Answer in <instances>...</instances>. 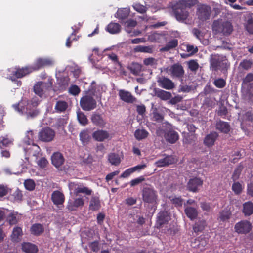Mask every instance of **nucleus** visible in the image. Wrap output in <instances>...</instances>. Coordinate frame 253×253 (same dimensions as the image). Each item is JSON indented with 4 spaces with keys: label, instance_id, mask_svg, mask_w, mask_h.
Returning a JSON list of instances; mask_svg holds the SVG:
<instances>
[{
    "label": "nucleus",
    "instance_id": "obj_1",
    "mask_svg": "<svg viewBox=\"0 0 253 253\" xmlns=\"http://www.w3.org/2000/svg\"><path fill=\"white\" fill-rule=\"evenodd\" d=\"M230 66V63L226 57L219 54H212L210 59V67L213 71L218 70L227 71Z\"/></svg>",
    "mask_w": 253,
    "mask_h": 253
},
{
    "label": "nucleus",
    "instance_id": "obj_2",
    "mask_svg": "<svg viewBox=\"0 0 253 253\" xmlns=\"http://www.w3.org/2000/svg\"><path fill=\"white\" fill-rule=\"evenodd\" d=\"M212 30L215 34H222L224 36H228L232 33L233 26L230 22L218 19L213 22Z\"/></svg>",
    "mask_w": 253,
    "mask_h": 253
},
{
    "label": "nucleus",
    "instance_id": "obj_3",
    "mask_svg": "<svg viewBox=\"0 0 253 253\" xmlns=\"http://www.w3.org/2000/svg\"><path fill=\"white\" fill-rule=\"evenodd\" d=\"M142 198L144 203L156 204L158 202V194L153 186L145 184L142 190Z\"/></svg>",
    "mask_w": 253,
    "mask_h": 253
},
{
    "label": "nucleus",
    "instance_id": "obj_4",
    "mask_svg": "<svg viewBox=\"0 0 253 253\" xmlns=\"http://www.w3.org/2000/svg\"><path fill=\"white\" fill-rule=\"evenodd\" d=\"M81 107L86 111H91L96 107L97 103L93 97L90 94L83 96L80 101Z\"/></svg>",
    "mask_w": 253,
    "mask_h": 253
},
{
    "label": "nucleus",
    "instance_id": "obj_5",
    "mask_svg": "<svg viewBox=\"0 0 253 253\" xmlns=\"http://www.w3.org/2000/svg\"><path fill=\"white\" fill-rule=\"evenodd\" d=\"M52 87V82L51 80L47 82L40 81L37 82L34 86V91L36 94L42 97L45 91Z\"/></svg>",
    "mask_w": 253,
    "mask_h": 253
},
{
    "label": "nucleus",
    "instance_id": "obj_6",
    "mask_svg": "<svg viewBox=\"0 0 253 253\" xmlns=\"http://www.w3.org/2000/svg\"><path fill=\"white\" fill-rule=\"evenodd\" d=\"M55 135V131L49 127L42 128L38 133V138L42 142L51 141Z\"/></svg>",
    "mask_w": 253,
    "mask_h": 253
},
{
    "label": "nucleus",
    "instance_id": "obj_7",
    "mask_svg": "<svg viewBox=\"0 0 253 253\" xmlns=\"http://www.w3.org/2000/svg\"><path fill=\"white\" fill-rule=\"evenodd\" d=\"M167 72L170 75L171 77L178 79L183 78L185 73L183 66L179 63L173 64L167 69Z\"/></svg>",
    "mask_w": 253,
    "mask_h": 253
},
{
    "label": "nucleus",
    "instance_id": "obj_8",
    "mask_svg": "<svg viewBox=\"0 0 253 253\" xmlns=\"http://www.w3.org/2000/svg\"><path fill=\"white\" fill-rule=\"evenodd\" d=\"M252 228L251 223L246 220H241L236 223L234 226L236 232L240 234H247L249 233Z\"/></svg>",
    "mask_w": 253,
    "mask_h": 253
},
{
    "label": "nucleus",
    "instance_id": "obj_9",
    "mask_svg": "<svg viewBox=\"0 0 253 253\" xmlns=\"http://www.w3.org/2000/svg\"><path fill=\"white\" fill-rule=\"evenodd\" d=\"M211 12V9L210 6L202 4L198 7L196 14L199 20L205 21L210 19Z\"/></svg>",
    "mask_w": 253,
    "mask_h": 253
},
{
    "label": "nucleus",
    "instance_id": "obj_10",
    "mask_svg": "<svg viewBox=\"0 0 253 253\" xmlns=\"http://www.w3.org/2000/svg\"><path fill=\"white\" fill-rule=\"evenodd\" d=\"M54 64V61L48 58H39L36 59L32 66L33 71H38L39 69L47 67H51Z\"/></svg>",
    "mask_w": 253,
    "mask_h": 253
},
{
    "label": "nucleus",
    "instance_id": "obj_11",
    "mask_svg": "<svg viewBox=\"0 0 253 253\" xmlns=\"http://www.w3.org/2000/svg\"><path fill=\"white\" fill-rule=\"evenodd\" d=\"M203 184V180L199 178L195 177L190 178L187 183V189L190 192L196 193L199 191V187Z\"/></svg>",
    "mask_w": 253,
    "mask_h": 253
},
{
    "label": "nucleus",
    "instance_id": "obj_12",
    "mask_svg": "<svg viewBox=\"0 0 253 253\" xmlns=\"http://www.w3.org/2000/svg\"><path fill=\"white\" fill-rule=\"evenodd\" d=\"M118 95L120 99L127 103H133L137 102V99L128 91L124 89L119 90Z\"/></svg>",
    "mask_w": 253,
    "mask_h": 253
},
{
    "label": "nucleus",
    "instance_id": "obj_13",
    "mask_svg": "<svg viewBox=\"0 0 253 253\" xmlns=\"http://www.w3.org/2000/svg\"><path fill=\"white\" fill-rule=\"evenodd\" d=\"M157 82L159 86L167 90L172 89L175 87L174 83L172 81L165 76L159 77Z\"/></svg>",
    "mask_w": 253,
    "mask_h": 253
},
{
    "label": "nucleus",
    "instance_id": "obj_14",
    "mask_svg": "<svg viewBox=\"0 0 253 253\" xmlns=\"http://www.w3.org/2000/svg\"><path fill=\"white\" fill-rule=\"evenodd\" d=\"M170 219V216L168 212L166 211H161L158 214L156 225L158 228H160L162 226L167 223Z\"/></svg>",
    "mask_w": 253,
    "mask_h": 253
},
{
    "label": "nucleus",
    "instance_id": "obj_15",
    "mask_svg": "<svg viewBox=\"0 0 253 253\" xmlns=\"http://www.w3.org/2000/svg\"><path fill=\"white\" fill-rule=\"evenodd\" d=\"M173 13L176 19L178 21H184L189 15V12L186 10L185 8L179 6L173 9Z\"/></svg>",
    "mask_w": 253,
    "mask_h": 253
},
{
    "label": "nucleus",
    "instance_id": "obj_16",
    "mask_svg": "<svg viewBox=\"0 0 253 253\" xmlns=\"http://www.w3.org/2000/svg\"><path fill=\"white\" fill-rule=\"evenodd\" d=\"M33 71L32 66H28L21 68H17L16 70L13 72V75L16 78H21Z\"/></svg>",
    "mask_w": 253,
    "mask_h": 253
},
{
    "label": "nucleus",
    "instance_id": "obj_17",
    "mask_svg": "<svg viewBox=\"0 0 253 253\" xmlns=\"http://www.w3.org/2000/svg\"><path fill=\"white\" fill-rule=\"evenodd\" d=\"M208 244V240L205 238L195 239L191 242V246L192 248H196L200 251H204Z\"/></svg>",
    "mask_w": 253,
    "mask_h": 253
},
{
    "label": "nucleus",
    "instance_id": "obj_18",
    "mask_svg": "<svg viewBox=\"0 0 253 253\" xmlns=\"http://www.w3.org/2000/svg\"><path fill=\"white\" fill-rule=\"evenodd\" d=\"M109 136V132L102 129H98L94 131L92 133L93 138L98 142L104 141L105 140L108 139Z\"/></svg>",
    "mask_w": 253,
    "mask_h": 253
},
{
    "label": "nucleus",
    "instance_id": "obj_19",
    "mask_svg": "<svg viewBox=\"0 0 253 253\" xmlns=\"http://www.w3.org/2000/svg\"><path fill=\"white\" fill-rule=\"evenodd\" d=\"M65 161L63 155L60 152H55L51 156V162L52 165L57 168L61 167Z\"/></svg>",
    "mask_w": 253,
    "mask_h": 253
},
{
    "label": "nucleus",
    "instance_id": "obj_20",
    "mask_svg": "<svg viewBox=\"0 0 253 253\" xmlns=\"http://www.w3.org/2000/svg\"><path fill=\"white\" fill-rule=\"evenodd\" d=\"M218 137V134L216 132H211L207 134L204 139V144L208 147H212Z\"/></svg>",
    "mask_w": 253,
    "mask_h": 253
},
{
    "label": "nucleus",
    "instance_id": "obj_21",
    "mask_svg": "<svg viewBox=\"0 0 253 253\" xmlns=\"http://www.w3.org/2000/svg\"><path fill=\"white\" fill-rule=\"evenodd\" d=\"M215 128L217 130L224 134H228L230 131L229 124L221 120L216 121Z\"/></svg>",
    "mask_w": 253,
    "mask_h": 253
},
{
    "label": "nucleus",
    "instance_id": "obj_22",
    "mask_svg": "<svg viewBox=\"0 0 253 253\" xmlns=\"http://www.w3.org/2000/svg\"><path fill=\"white\" fill-rule=\"evenodd\" d=\"M175 163V159L172 156L168 155L163 159H159L156 162L158 167H163L173 164Z\"/></svg>",
    "mask_w": 253,
    "mask_h": 253
},
{
    "label": "nucleus",
    "instance_id": "obj_23",
    "mask_svg": "<svg viewBox=\"0 0 253 253\" xmlns=\"http://www.w3.org/2000/svg\"><path fill=\"white\" fill-rule=\"evenodd\" d=\"M53 203L56 205H62L65 201L64 194L59 191H54L51 195Z\"/></svg>",
    "mask_w": 253,
    "mask_h": 253
},
{
    "label": "nucleus",
    "instance_id": "obj_24",
    "mask_svg": "<svg viewBox=\"0 0 253 253\" xmlns=\"http://www.w3.org/2000/svg\"><path fill=\"white\" fill-rule=\"evenodd\" d=\"M164 137L167 141L171 144L175 143L179 138L178 134L173 129L168 131L165 134Z\"/></svg>",
    "mask_w": 253,
    "mask_h": 253
},
{
    "label": "nucleus",
    "instance_id": "obj_25",
    "mask_svg": "<svg viewBox=\"0 0 253 253\" xmlns=\"http://www.w3.org/2000/svg\"><path fill=\"white\" fill-rule=\"evenodd\" d=\"M154 92L155 96L164 101L170 99L172 96L170 92L159 88H155Z\"/></svg>",
    "mask_w": 253,
    "mask_h": 253
},
{
    "label": "nucleus",
    "instance_id": "obj_26",
    "mask_svg": "<svg viewBox=\"0 0 253 253\" xmlns=\"http://www.w3.org/2000/svg\"><path fill=\"white\" fill-rule=\"evenodd\" d=\"M22 250L26 253H37L38 249L36 245L29 242H24L22 244Z\"/></svg>",
    "mask_w": 253,
    "mask_h": 253
},
{
    "label": "nucleus",
    "instance_id": "obj_27",
    "mask_svg": "<svg viewBox=\"0 0 253 253\" xmlns=\"http://www.w3.org/2000/svg\"><path fill=\"white\" fill-rule=\"evenodd\" d=\"M84 205V201L82 198H76L73 202L69 201L67 205V208L69 210L73 211L76 208L82 207Z\"/></svg>",
    "mask_w": 253,
    "mask_h": 253
},
{
    "label": "nucleus",
    "instance_id": "obj_28",
    "mask_svg": "<svg viewBox=\"0 0 253 253\" xmlns=\"http://www.w3.org/2000/svg\"><path fill=\"white\" fill-rule=\"evenodd\" d=\"M184 212L186 216L191 220L196 219L198 215L197 209L190 206L185 208Z\"/></svg>",
    "mask_w": 253,
    "mask_h": 253
},
{
    "label": "nucleus",
    "instance_id": "obj_29",
    "mask_svg": "<svg viewBox=\"0 0 253 253\" xmlns=\"http://www.w3.org/2000/svg\"><path fill=\"white\" fill-rule=\"evenodd\" d=\"M242 212L245 216H249L253 214V203L251 201L245 202L243 204Z\"/></svg>",
    "mask_w": 253,
    "mask_h": 253
},
{
    "label": "nucleus",
    "instance_id": "obj_30",
    "mask_svg": "<svg viewBox=\"0 0 253 253\" xmlns=\"http://www.w3.org/2000/svg\"><path fill=\"white\" fill-rule=\"evenodd\" d=\"M105 29L111 34H116L120 33L121 27L119 23L111 22L107 26Z\"/></svg>",
    "mask_w": 253,
    "mask_h": 253
},
{
    "label": "nucleus",
    "instance_id": "obj_31",
    "mask_svg": "<svg viewBox=\"0 0 253 253\" xmlns=\"http://www.w3.org/2000/svg\"><path fill=\"white\" fill-rule=\"evenodd\" d=\"M31 233L35 236H38L44 232V227L40 223L33 224L30 228Z\"/></svg>",
    "mask_w": 253,
    "mask_h": 253
},
{
    "label": "nucleus",
    "instance_id": "obj_32",
    "mask_svg": "<svg viewBox=\"0 0 253 253\" xmlns=\"http://www.w3.org/2000/svg\"><path fill=\"white\" fill-rule=\"evenodd\" d=\"M178 44L177 39H173L169 41L164 47L160 49L161 52H167L176 47Z\"/></svg>",
    "mask_w": 253,
    "mask_h": 253
},
{
    "label": "nucleus",
    "instance_id": "obj_33",
    "mask_svg": "<svg viewBox=\"0 0 253 253\" xmlns=\"http://www.w3.org/2000/svg\"><path fill=\"white\" fill-rule=\"evenodd\" d=\"M101 208L100 201L97 196L92 197L90 200L89 208L92 211H98Z\"/></svg>",
    "mask_w": 253,
    "mask_h": 253
},
{
    "label": "nucleus",
    "instance_id": "obj_34",
    "mask_svg": "<svg viewBox=\"0 0 253 253\" xmlns=\"http://www.w3.org/2000/svg\"><path fill=\"white\" fill-rule=\"evenodd\" d=\"M142 67L141 64L138 63L132 62L127 68L133 75L138 76L141 72Z\"/></svg>",
    "mask_w": 253,
    "mask_h": 253
},
{
    "label": "nucleus",
    "instance_id": "obj_35",
    "mask_svg": "<svg viewBox=\"0 0 253 253\" xmlns=\"http://www.w3.org/2000/svg\"><path fill=\"white\" fill-rule=\"evenodd\" d=\"M28 140H25V143L28 145H31L29 148H28L29 154H31L33 156H35L38 153L40 149L39 146L35 144L32 140H30V138H28Z\"/></svg>",
    "mask_w": 253,
    "mask_h": 253
},
{
    "label": "nucleus",
    "instance_id": "obj_36",
    "mask_svg": "<svg viewBox=\"0 0 253 253\" xmlns=\"http://www.w3.org/2000/svg\"><path fill=\"white\" fill-rule=\"evenodd\" d=\"M23 235L22 229L20 227H15L13 228L11 238L12 241L17 242L20 240V237Z\"/></svg>",
    "mask_w": 253,
    "mask_h": 253
},
{
    "label": "nucleus",
    "instance_id": "obj_37",
    "mask_svg": "<svg viewBox=\"0 0 253 253\" xmlns=\"http://www.w3.org/2000/svg\"><path fill=\"white\" fill-rule=\"evenodd\" d=\"M91 120L93 124L99 126H103L105 124V122L100 114L97 113H93L91 117Z\"/></svg>",
    "mask_w": 253,
    "mask_h": 253
},
{
    "label": "nucleus",
    "instance_id": "obj_38",
    "mask_svg": "<svg viewBox=\"0 0 253 253\" xmlns=\"http://www.w3.org/2000/svg\"><path fill=\"white\" fill-rule=\"evenodd\" d=\"M108 160L112 165L118 166L121 163V158L118 154L111 153L108 156Z\"/></svg>",
    "mask_w": 253,
    "mask_h": 253
},
{
    "label": "nucleus",
    "instance_id": "obj_39",
    "mask_svg": "<svg viewBox=\"0 0 253 253\" xmlns=\"http://www.w3.org/2000/svg\"><path fill=\"white\" fill-rule=\"evenodd\" d=\"M68 107L67 102L63 100H58L56 102L55 106V110L58 113H61L65 111Z\"/></svg>",
    "mask_w": 253,
    "mask_h": 253
},
{
    "label": "nucleus",
    "instance_id": "obj_40",
    "mask_svg": "<svg viewBox=\"0 0 253 253\" xmlns=\"http://www.w3.org/2000/svg\"><path fill=\"white\" fill-rule=\"evenodd\" d=\"M129 14V11L127 8L119 9L116 13L115 16L121 20H124L127 18Z\"/></svg>",
    "mask_w": 253,
    "mask_h": 253
},
{
    "label": "nucleus",
    "instance_id": "obj_41",
    "mask_svg": "<svg viewBox=\"0 0 253 253\" xmlns=\"http://www.w3.org/2000/svg\"><path fill=\"white\" fill-rule=\"evenodd\" d=\"M92 190L87 187L79 186L74 191V193L77 195L80 193H83L86 195L90 196L92 194Z\"/></svg>",
    "mask_w": 253,
    "mask_h": 253
},
{
    "label": "nucleus",
    "instance_id": "obj_42",
    "mask_svg": "<svg viewBox=\"0 0 253 253\" xmlns=\"http://www.w3.org/2000/svg\"><path fill=\"white\" fill-rule=\"evenodd\" d=\"M169 199L176 207H181L184 201L181 196H171L169 197Z\"/></svg>",
    "mask_w": 253,
    "mask_h": 253
},
{
    "label": "nucleus",
    "instance_id": "obj_43",
    "mask_svg": "<svg viewBox=\"0 0 253 253\" xmlns=\"http://www.w3.org/2000/svg\"><path fill=\"white\" fill-rule=\"evenodd\" d=\"M149 133L145 129H136L134 136L137 140H141L147 137Z\"/></svg>",
    "mask_w": 253,
    "mask_h": 253
},
{
    "label": "nucleus",
    "instance_id": "obj_44",
    "mask_svg": "<svg viewBox=\"0 0 253 253\" xmlns=\"http://www.w3.org/2000/svg\"><path fill=\"white\" fill-rule=\"evenodd\" d=\"M88 130L82 131L80 133V139L82 143L84 145L87 144L90 139V136Z\"/></svg>",
    "mask_w": 253,
    "mask_h": 253
},
{
    "label": "nucleus",
    "instance_id": "obj_45",
    "mask_svg": "<svg viewBox=\"0 0 253 253\" xmlns=\"http://www.w3.org/2000/svg\"><path fill=\"white\" fill-rule=\"evenodd\" d=\"M134 51L136 52L152 53L153 48L150 46L137 45L134 48Z\"/></svg>",
    "mask_w": 253,
    "mask_h": 253
},
{
    "label": "nucleus",
    "instance_id": "obj_46",
    "mask_svg": "<svg viewBox=\"0 0 253 253\" xmlns=\"http://www.w3.org/2000/svg\"><path fill=\"white\" fill-rule=\"evenodd\" d=\"M27 104V107L26 108V110L25 108H24V111H26L27 113H31L30 112H28V110H31L32 108H35L38 105V103L37 101H35L34 99H32L30 101H28L27 102H24L22 101L20 103H19L18 104Z\"/></svg>",
    "mask_w": 253,
    "mask_h": 253
},
{
    "label": "nucleus",
    "instance_id": "obj_47",
    "mask_svg": "<svg viewBox=\"0 0 253 253\" xmlns=\"http://www.w3.org/2000/svg\"><path fill=\"white\" fill-rule=\"evenodd\" d=\"M77 119L79 123L83 126H85L88 124V119L84 113L81 111L77 112Z\"/></svg>",
    "mask_w": 253,
    "mask_h": 253
},
{
    "label": "nucleus",
    "instance_id": "obj_48",
    "mask_svg": "<svg viewBox=\"0 0 253 253\" xmlns=\"http://www.w3.org/2000/svg\"><path fill=\"white\" fill-rule=\"evenodd\" d=\"M205 222L201 221L196 222L193 226V230L194 232L198 233L202 232L205 229Z\"/></svg>",
    "mask_w": 253,
    "mask_h": 253
},
{
    "label": "nucleus",
    "instance_id": "obj_49",
    "mask_svg": "<svg viewBox=\"0 0 253 253\" xmlns=\"http://www.w3.org/2000/svg\"><path fill=\"white\" fill-rule=\"evenodd\" d=\"M253 64V63L252 60L244 59L240 62L239 66L245 70H248L252 67Z\"/></svg>",
    "mask_w": 253,
    "mask_h": 253
},
{
    "label": "nucleus",
    "instance_id": "obj_50",
    "mask_svg": "<svg viewBox=\"0 0 253 253\" xmlns=\"http://www.w3.org/2000/svg\"><path fill=\"white\" fill-rule=\"evenodd\" d=\"M231 212L228 210H224L220 213L219 218L222 221L228 220L231 216Z\"/></svg>",
    "mask_w": 253,
    "mask_h": 253
},
{
    "label": "nucleus",
    "instance_id": "obj_51",
    "mask_svg": "<svg viewBox=\"0 0 253 253\" xmlns=\"http://www.w3.org/2000/svg\"><path fill=\"white\" fill-rule=\"evenodd\" d=\"M203 104L207 108H212L215 105L214 99L212 97H207L204 99Z\"/></svg>",
    "mask_w": 253,
    "mask_h": 253
},
{
    "label": "nucleus",
    "instance_id": "obj_52",
    "mask_svg": "<svg viewBox=\"0 0 253 253\" xmlns=\"http://www.w3.org/2000/svg\"><path fill=\"white\" fill-rule=\"evenodd\" d=\"M12 196L14 198L15 201L20 202L23 200V193L22 191L19 190L18 188L13 193Z\"/></svg>",
    "mask_w": 253,
    "mask_h": 253
},
{
    "label": "nucleus",
    "instance_id": "obj_53",
    "mask_svg": "<svg viewBox=\"0 0 253 253\" xmlns=\"http://www.w3.org/2000/svg\"><path fill=\"white\" fill-rule=\"evenodd\" d=\"M232 190L236 195H239L243 190L242 185L239 182H234L232 186Z\"/></svg>",
    "mask_w": 253,
    "mask_h": 253
},
{
    "label": "nucleus",
    "instance_id": "obj_54",
    "mask_svg": "<svg viewBox=\"0 0 253 253\" xmlns=\"http://www.w3.org/2000/svg\"><path fill=\"white\" fill-rule=\"evenodd\" d=\"M25 188L29 191H33L35 188V183L32 179H27L24 182Z\"/></svg>",
    "mask_w": 253,
    "mask_h": 253
},
{
    "label": "nucleus",
    "instance_id": "obj_55",
    "mask_svg": "<svg viewBox=\"0 0 253 253\" xmlns=\"http://www.w3.org/2000/svg\"><path fill=\"white\" fill-rule=\"evenodd\" d=\"M16 213H10L7 216V220L10 225H15L17 223L18 220L16 218Z\"/></svg>",
    "mask_w": 253,
    "mask_h": 253
},
{
    "label": "nucleus",
    "instance_id": "obj_56",
    "mask_svg": "<svg viewBox=\"0 0 253 253\" xmlns=\"http://www.w3.org/2000/svg\"><path fill=\"white\" fill-rule=\"evenodd\" d=\"M214 85L218 88H222L226 85V81L222 78L215 79L213 82Z\"/></svg>",
    "mask_w": 253,
    "mask_h": 253
},
{
    "label": "nucleus",
    "instance_id": "obj_57",
    "mask_svg": "<svg viewBox=\"0 0 253 253\" xmlns=\"http://www.w3.org/2000/svg\"><path fill=\"white\" fill-rule=\"evenodd\" d=\"M12 143V141L7 137H0V148L7 147Z\"/></svg>",
    "mask_w": 253,
    "mask_h": 253
},
{
    "label": "nucleus",
    "instance_id": "obj_58",
    "mask_svg": "<svg viewBox=\"0 0 253 253\" xmlns=\"http://www.w3.org/2000/svg\"><path fill=\"white\" fill-rule=\"evenodd\" d=\"M180 3L184 8H190L195 4L196 0H181Z\"/></svg>",
    "mask_w": 253,
    "mask_h": 253
},
{
    "label": "nucleus",
    "instance_id": "obj_59",
    "mask_svg": "<svg viewBox=\"0 0 253 253\" xmlns=\"http://www.w3.org/2000/svg\"><path fill=\"white\" fill-rule=\"evenodd\" d=\"M88 246L91 250L95 253H97L100 249L99 243L98 241H94L89 243Z\"/></svg>",
    "mask_w": 253,
    "mask_h": 253
},
{
    "label": "nucleus",
    "instance_id": "obj_60",
    "mask_svg": "<svg viewBox=\"0 0 253 253\" xmlns=\"http://www.w3.org/2000/svg\"><path fill=\"white\" fill-rule=\"evenodd\" d=\"M80 91V88L77 85H72L69 88V93L74 96L78 95Z\"/></svg>",
    "mask_w": 253,
    "mask_h": 253
},
{
    "label": "nucleus",
    "instance_id": "obj_61",
    "mask_svg": "<svg viewBox=\"0 0 253 253\" xmlns=\"http://www.w3.org/2000/svg\"><path fill=\"white\" fill-rule=\"evenodd\" d=\"M188 67L191 71L195 72L198 69L199 64L196 61L191 60L188 62Z\"/></svg>",
    "mask_w": 253,
    "mask_h": 253
},
{
    "label": "nucleus",
    "instance_id": "obj_62",
    "mask_svg": "<svg viewBox=\"0 0 253 253\" xmlns=\"http://www.w3.org/2000/svg\"><path fill=\"white\" fill-rule=\"evenodd\" d=\"M242 171V168L241 167H238L236 168L232 175V179L234 181H235L239 178L240 174Z\"/></svg>",
    "mask_w": 253,
    "mask_h": 253
},
{
    "label": "nucleus",
    "instance_id": "obj_63",
    "mask_svg": "<svg viewBox=\"0 0 253 253\" xmlns=\"http://www.w3.org/2000/svg\"><path fill=\"white\" fill-rule=\"evenodd\" d=\"M133 8L136 11L141 14L145 13L147 11V8L145 6L139 3L135 4Z\"/></svg>",
    "mask_w": 253,
    "mask_h": 253
},
{
    "label": "nucleus",
    "instance_id": "obj_64",
    "mask_svg": "<svg viewBox=\"0 0 253 253\" xmlns=\"http://www.w3.org/2000/svg\"><path fill=\"white\" fill-rule=\"evenodd\" d=\"M246 30L250 34H253V19H250L248 20L246 26Z\"/></svg>",
    "mask_w": 253,
    "mask_h": 253
}]
</instances>
